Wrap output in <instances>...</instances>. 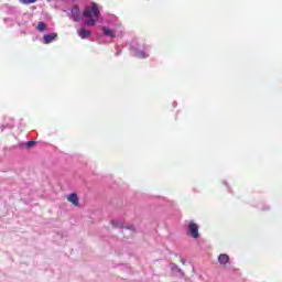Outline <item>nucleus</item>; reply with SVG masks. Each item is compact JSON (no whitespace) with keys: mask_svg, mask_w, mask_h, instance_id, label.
<instances>
[{"mask_svg":"<svg viewBox=\"0 0 282 282\" xmlns=\"http://www.w3.org/2000/svg\"><path fill=\"white\" fill-rule=\"evenodd\" d=\"M86 19H98L100 17V8L96 2L91 3V7H86L83 12Z\"/></svg>","mask_w":282,"mask_h":282,"instance_id":"1","label":"nucleus"},{"mask_svg":"<svg viewBox=\"0 0 282 282\" xmlns=\"http://www.w3.org/2000/svg\"><path fill=\"white\" fill-rule=\"evenodd\" d=\"M187 235H189V237L193 239H199V225L191 220L187 226Z\"/></svg>","mask_w":282,"mask_h":282,"instance_id":"2","label":"nucleus"},{"mask_svg":"<svg viewBox=\"0 0 282 282\" xmlns=\"http://www.w3.org/2000/svg\"><path fill=\"white\" fill-rule=\"evenodd\" d=\"M67 202H69L70 204H73V206H79V199H78V195L76 193H72L67 196Z\"/></svg>","mask_w":282,"mask_h":282,"instance_id":"3","label":"nucleus"},{"mask_svg":"<svg viewBox=\"0 0 282 282\" xmlns=\"http://www.w3.org/2000/svg\"><path fill=\"white\" fill-rule=\"evenodd\" d=\"M77 34L80 39H89V36H91V31L82 28L77 31Z\"/></svg>","mask_w":282,"mask_h":282,"instance_id":"4","label":"nucleus"},{"mask_svg":"<svg viewBox=\"0 0 282 282\" xmlns=\"http://www.w3.org/2000/svg\"><path fill=\"white\" fill-rule=\"evenodd\" d=\"M58 34L52 33V34H46L43 36V41L45 45H48V43H52V41H55L57 39Z\"/></svg>","mask_w":282,"mask_h":282,"instance_id":"5","label":"nucleus"},{"mask_svg":"<svg viewBox=\"0 0 282 282\" xmlns=\"http://www.w3.org/2000/svg\"><path fill=\"white\" fill-rule=\"evenodd\" d=\"M230 261V257L226 253H221L218 257V262L220 263V265H227L228 262Z\"/></svg>","mask_w":282,"mask_h":282,"instance_id":"6","label":"nucleus"},{"mask_svg":"<svg viewBox=\"0 0 282 282\" xmlns=\"http://www.w3.org/2000/svg\"><path fill=\"white\" fill-rule=\"evenodd\" d=\"M78 12H80V9H78V7L75 6L72 9L73 20L75 21V23H78V21H80V15L78 14Z\"/></svg>","mask_w":282,"mask_h":282,"instance_id":"7","label":"nucleus"},{"mask_svg":"<svg viewBox=\"0 0 282 282\" xmlns=\"http://www.w3.org/2000/svg\"><path fill=\"white\" fill-rule=\"evenodd\" d=\"M102 32H104L105 36H110V39L116 37V34H113V31H111V29H109V28H104Z\"/></svg>","mask_w":282,"mask_h":282,"instance_id":"8","label":"nucleus"},{"mask_svg":"<svg viewBox=\"0 0 282 282\" xmlns=\"http://www.w3.org/2000/svg\"><path fill=\"white\" fill-rule=\"evenodd\" d=\"M84 25L94 26L96 25V20H94L93 18H89V20L84 21Z\"/></svg>","mask_w":282,"mask_h":282,"instance_id":"9","label":"nucleus"},{"mask_svg":"<svg viewBox=\"0 0 282 282\" xmlns=\"http://www.w3.org/2000/svg\"><path fill=\"white\" fill-rule=\"evenodd\" d=\"M37 30L39 32H45V22H39Z\"/></svg>","mask_w":282,"mask_h":282,"instance_id":"10","label":"nucleus"},{"mask_svg":"<svg viewBox=\"0 0 282 282\" xmlns=\"http://www.w3.org/2000/svg\"><path fill=\"white\" fill-rule=\"evenodd\" d=\"M24 6H30V3H36V0H21Z\"/></svg>","mask_w":282,"mask_h":282,"instance_id":"11","label":"nucleus"},{"mask_svg":"<svg viewBox=\"0 0 282 282\" xmlns=\"http://www.w3.org/2000/svg\"><path fill=\"white\" fill-rule=\"evenodd\" d=\"M34 144H36L35 141H29V142L26 143V147H28L29 149H32V147H34Z\"/></svg>","mask_w":282,"mask_h":282,"instance_id":"12","label":"nucleus"},{"mask_svg":"<svg viewBox=\"0 0 282 282\" xmlns=\"http://www.w3.org/2000/svg\"><path fill=\"white\" fill-rule=\"evenodd\" d=\"M112 226H115V228H118V227L122 228V223H120L119 225H116V221H112Z\"/></svg>","mask_w":282,"mask_h":282,"instance_id":"13","label":"nucleus"}]
</instances>
